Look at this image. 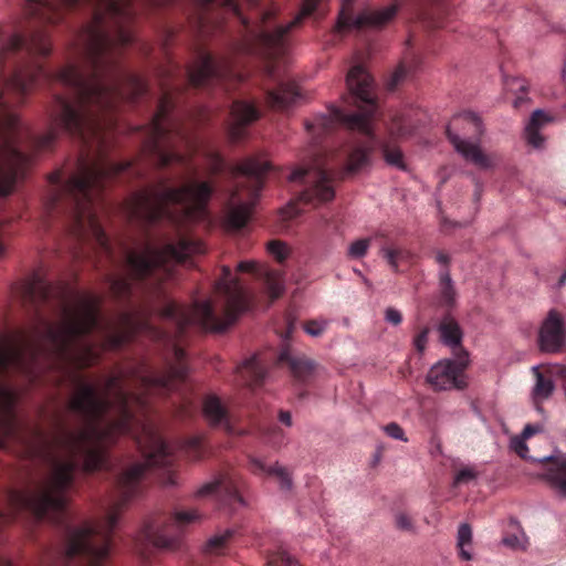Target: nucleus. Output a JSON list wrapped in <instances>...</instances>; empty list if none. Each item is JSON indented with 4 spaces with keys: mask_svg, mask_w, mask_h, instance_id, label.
I'll list each match as a JSON object with an SVG mask.
<instances>
[{
    "mask_svg": "<svg viewBox=\"0 0 566 566\" xmlns=\"http://www.w3.org/2000/svg\"><path fill=\"white\" fill-rule=\"evenodd\" d=\"M271 168L269 161L254 157L230 168V176L235 182L229 195L224 220L228 230L238 231L245 227L263 188V176Z\"/></svg>",
    "mask_w": 566,
    "mask_h": 566,
    "instance_id": "obj_8",
    "label": "nucleus"
},
{
    "mask_svg": "<svg viewBox=\"0 0 566 566\" xmlns=\"http://www.w3.org/2000/svg\"><path fill=\"white\" fill-rule=\"evenodd\" d=\"M510 446H511V449L514 450L522 459H525V460H528V461H532V462H538V463H547L548 461L553 460V455L552 454L545 455V457H542V458L530 457L527 454L528 448L526 446L525 439H523L520 436L513 437L511 439Z\"/></svg>",
    "mask_w": 566,
    "mask_h": 566,
    "instance_id": "obj_35",
    "label": "nucleus"
},
{
    "mask_svg": "<svg viewBox=\"0 0 566 566\" xmlns=\"http://www.w3.org/2000/svg\"><path fill=\"white\" fill-rule=\"evenodd\" d=\"M553 122V117L546 114L543 109H535L524 128V135L527 143L534 148H542L544 145V137L541 135L539 129L545 124Z\"/></svg>",
    "mask_w": 566,
    "mask_h": 566,
    "instance_id": "obj_26",
    "label": "nucleus"
},
{
    "mask_svg": "<svg viewBox=\"0 0 566 566\" xmlns=\"http://www.w3.org/2000/svg\"><path fill=\"white\" fill-rule=\"evenodd\" d=\"M279 419L282 423H284L287 427L292 426V416L289 411H280Z\"/></svg>",
    "mask_w": 566,
    "mask_h": 566,
    "instance_id": "obj_54",
    "label": "nucleus"
},
{
    "mask_svg": "<svg viewBox=\"0 0 566 566\" xmlns=\"http://www.w3.org/2000/svg\"><path fill=\"white\" fill-rule=\"evenodd\" d=\"M300 93L294 83L279 82L277 88L268 92V103L280 111L287 109L298 98Z\"/></svg>",
    "mask_w": 566,
    "mask_h": 566,
    "instance_id": "obj_24",
    "label": "nucleus"
},
{
    "mask_svg": "<svg viewBox=\"0 0 566 566\" xmlns=\"http://www.w3.org/2000/svg\"><path fill=\"white\" fill-rule=\"evenodd\" d=\"M395 525L400 531L409 533L415 532V525L411 517L403 512H399L395 515Z\"/></svg>",
    "mask_w": 566,
    "mask_h": 566,
    "instance_id": "obj_45",
    "label": "nucleus"
},
{
    "mask_svg": "<svg viewBox=\"0 0 566 566\" xmlns=\"http://www.w3.org/2000/svg\"><path fill=\"white\" fill-rule=\"evenodd\" d=\"M171 108L172 104L169 97L163 96L151 119L148 138L145 143V150L158 167H165L172 163L181 164L186 160L185 155L177 150L176 143H188V139L177 122L171 118Z\"/></svg>",
    "mask_w": 566,
    "mask_h": 566,
    "instance_id": "obj_10",
    "label": "nucleus"
},
{
    "mask_svg": "<svg viewBox=\"0 0 566 566\" xmlns=\"http://www.w3.org/2000/svg\"><path fill=\"white\" fill-rule=\"evenodd\" d=\"M199 446H200V440L199 439L195 438V439H192L190 441V447L191 448H199Z\"/></svg>",
    "mask_w": 566,
    "mask_h": 566,
    "instance_id": "obj_61",
    "label": "nucleus"
},
{
    "mask_svg": "<svg viewBox=\"0 0 566 566\" xmlns=\"http://www.w3.org/2000/svg\"><path fill=\"white\" fill-rule=\"evenodd\" d=\"M447 137L452 144L453 148L458 154H460L467 161L475 165L480 169H491L494 167L495 156L486 155L481 146L479 140L471 142L465 138H461L457 133L451 130V126H447L446 129Z\"/></svg>",
    "mask_w": 566,
    "mask_h": 566,
    "instance_id": "obj_19",
    "label": "nucleus"
},
{
    "mask_svg": "<svg viewBox=\"0 0 566 566\" xmlns=\"http://www.w3.org/2000/svg\"><path fill=\"white\" fill-rule=\"evenodd\" d=\"M566 283V270L564 271V273L560 275L559 280H558V283H557V286L558 287H562L564 284Z\"/></svg>",
    "mask_w": 566,
    "mask_h": 566,
    "instance_id": "obj_58",
    "label": "nucleus"
},
{
    "mask_svg": "<svg viewBox=\"0 0 566 566\" xmlns=\"http://www.w3.org/2000/svg\"><path fill=\"white\" fill-rule=\"evenodd\" d=\"M125 324L127 327L124 331L108 333L107 335V346L112 348H117L122 346L129 337L130 333L135 328L134 323L130 317H125Z\"/></svg>",
    "mask_w": 566,
    "mask_h": 566,
    "instance_id": "obj_37",
    "label": "nucleus"
},
{
    "mask_svg": "<svg viewBox=\"0 0 566 566\" xmlns=\"http://www.w3.org/2000/svg\"><path fill=\"white\" fill-rule=\"evenodd\" d=\"M213 187L208 181L192 178L179 187H171L167 179L136 193L127 208L129 219L147 223L159 219H174L170 205H179L184 217L189 221H199L206 216V205L211 198Z\"/></svg>",
    "mask_w": 566,
    "mask_h": 566,
    "instance_id": "obj_4",
    "label": "nucleus"
},
{
    "mask_svg": "<svg viewBox=\"0 0 566 566\" xmlns=\"http://www.w3.org/2000/svg\"><path fill=\"white\" fill-rule=\"evenodd\" d=\"M386 434L395 440L406 442L408 439L405 434L403 429L397 422H390L384 427Z\"/></svg>",
    "mask_w": 566,
    "mask_h": 566,
    "instance_id": "obj_47",
    "label": "nucleus"
},
{
    "mask_svg": "<svg viewBox=\"0 0 566 566\" xmlns=\"http://www.w3.org/2000/svg\"><path fill=\"white\" fill-rule=\"evenodd\" d=\"M470 365L469 353L461 349L453 359H442L436 363L427 374V381L437 390H462L467 388L464 370Z\"/></svg>",
    "mask_w": 566,
    "mask_h": 566,
    "instance_id": "obj_13",
    "label": "nucleus"
},
{
    "mask_svg": "<svg viewBox=\"0 0 566 566\" xmlns=\"http://www.w3.org/2000/svg\"><path fill=\"white\" fill-rule=\"evenodd\" d=\"M346 82L352 95L364 103L360 111L346 114L342 108L331 106L328 114L315 116L312 122H306L305 127L308 132H325L332 129L336 124H342L348 129L359 133L360 137L350 146L346 161V171L356 174L370 166L371 154L378 145L370 123L377 106L373 95V81L363 66L352 67Z\"/></svg>",
    "mask_w": 566,
    "mask_h": 566,
    "instance_id": "obj_3",
    "label": "nucleus"
},
{
    "mask_svg": "<svg viewBox=\"0 0 566 566\" xmlns=\"http://www.w3.org/2000/svg\"><path fill=\"white\" fill-rule=\"evenodd\" d=\"M385 321L394 326H397L402 322V315L398 310L394 307H387L385 311Z\"/></svg>",
    "mask_w": 566,
    "mask_h": 566,
    "instance_id": "obj_49",
    "label": "nucleus"
},
{
    "mask_svg": "<svg viewBox=\"0 0 566 566\" xmlns=\"http://www.w3.org/2000/svg\"><path fill=\"white\" fill-rule=\"evenodd\" d=\"M277 65L274 64V63H269L266 65V73L269 74L270 77H273V78H276L279 75H277Z\"/></svg>",
    "mask_w": 566,
    "mask_h": 566,
    "instance_id": "obj_55",
    "label": "nucleus"
},
{
    "mask_svg": "<svg viewBox=\"0 0 566 566\" xmlns=\"http://www.w3.org/2000/svg\"><path fill=\"white\" fill-rule=\"evenodd\" d=\"M138 444L145 455V462L130 465L117 480L123 502L128 501L137 493L147 469L166 468L170 464L169 446L153 429L144 428V440H139Z\"/></svg>",
    "mask_w": 566,
    "mask_h": 566,
    "instance_id": "obj_11",
    "label": "nucleus"
},
{
    "mask_svg": "<svg viewBox=\"0 0 566 566\" xmlns=\"http://www.w3.org/2000/svg\"><path fill=\"white\" fill-rule=\"evenodd\" d=\"M292 182H302L305 189L300 199L307 203H321L334 198L335 191L329 175L322 168H296L289 176Z\"/></svg>",
    "mask_w": 566,
    "mask_h": 566,
    "instance_id": "obj_15",
    "label": "nucleus"
},
{
    "mask_svg": "<svg viewBox=\"0 0 566 566\" xmlns=\"http://www.w3.org/2000/svg\"><path fill=\"white\" fill-rule=\"evenodd\" d=\"M218 489H221L226 493L230 502L233 501L238 502L242 506L245 505L244 499L239 494L235 481L231 476L223 474L199 488L196 492V496H207Z\"/></svg>",
    "mask_w": 566,
    "mask_h": 566,
    "instance_id": "obj_23",
    "label": "nucleus"
},
{
    "mask_svg": "<svg viewBox=\"0 0 566 566\" xmlns=\"http://www.w3.org/2000/svg\"><path fill=\"white\" fill-rule=\"evenodd\" d=\"M231 72V64L227 59L214 60L208 53H200L188 76L192 85L205 86L213 81L227 78Z\"/></svg>",
    "mask_w": 566,
    "mask_h": 566,
    "instance_id": "obj_17",
    "label": "nucleus"
},
{
    "mask_svg": "<svg viewBox=\"0 0 566 566\" xmlns=\"http://www.w3.org/2000/svg\"><path fill=\"white\" fill-rule=\"evenodd\" d=\"M279 361H286L291 373L298 379L308 377L315 368V363L313 360L304 357H293L286 349L280 353Z\"/></svg>",
    "mask_w": 566,
    "mask_h": 566,
    "instance_id": "obj_29",
    "label": "nucleus"
},
{
    "mask_svg": "<svg viewBox=\"0 0 566 566\" xmlns=\"http://www.w3.org/2000/svg\"><path fill=\"white\" fill-rule=\"evenodd\" d=\"M203 252L200 242L182 237L177 243L167 242L157 247L147 242L139 251L125 250V260L134 279L144 281L145 289L155 292L165 279L172 275L175 265Z\"/></svg>",
    "mask_w": 566,
    "mask_h": 566,
    "instance_id": "obj_7",
    "label": "nucleus"
},
{
    "mask_svg": "<svg viewBox=\"0 0 566 566\" xmlns=\"http://www.w3.org/2000/svg\"><path fill=\"white\" fill-rule=\"evenodd\" d=\"M7 520H8L7 515H4L2 512H0V524ZM1 566H12V565L6 562Z\"/></svg>",
    "mask_w": 566,
    "mask_h": 566,
    "instance_id": "obj_60",
    "label": "nucleus"
},
{
    "mask_svg": "<svg viewBox=\"0 0 566 566\" xmlns=\"http://www.w3.org/2000/svg\"><path fill=\"white\" fill-rule=\"evenodd\" d=\"M199 520L200 514L196 510L176 512L171 518L151 515L145 521L137 541L157 548H172L181 530Z\"/></svg>",
    "mask_w": 566,
    "mask_h": 566,
    "instance_id": "obj_12",
    "label": "nucleus"
},
{
    "mask_svg": "<svg viewBox=\"0 0 566 566\" xmlns=\"http://www.w3.org/2000/svg\"><path fill=\"white\" fill-rule=\"evenodd\" d=\"M511 524L515 526L518 533L506 535L502 543L510 548L525 551L528 545V537L516 520H511Z\"/></svg>",
    "mask_w": 566,
    "mask_h": 566,
    "instance_id": "obj_34",
    "label": "nucleus"
},
{
    "mask_svg": "<svg viewBox=\"0 0 566 566\" xmlns=\"http://www.w3.org/2000/svg\"><path fill=\"white\" fill-rule=\"evenodd\" d=\"M223 167H224V163L222 161V159L219 157H214L213 158V170L216 172H219L223 169Z\"/></svg>",
    "mask_w": 566,
    "mask_h": 566,
    "instance_id": "obj_57",
    "label": "nucleus"
},
{
    "mask_svg": "<svg viewBox=\"0 0 566 566\" xmlns=\"http://www.w3.org/2000/svg\"><path fill=\"white\" fill-rule=\"evenodd\" d=\"M174 361L164 371L143 370L137 375V381L145 392L170 391L176 389V381L182 380L187 375V366L184 363L185 352L176 343H171Z\"/></svg>",
    "mask_w": 566,
    "mask_h": 566,
    "instance_id": "obj_14",
    "label": "nucleus"
},
{
    "mask_svg": "<svg viewBox=\"0 0 566 566\" xmlns=\"http://www.w3.org/2000/svg\"><path fill=\"white\" fill-rule=\"evenodd\" d=\"M406 75V71L403 67H398L395 73L392 74L389 83H388V88L389 90H394L398 83L405 77Z\"/></svg>",
    "mask_w": 566,
    "mask_h": 566,
    "instance_id": "obj_51",
    "label": "nucleus"
},
{
    "mask_svg": "<svg viewBox=\"0 0 566 566\" xmlns=\"http://www.w3.org/2000/svg\"><path fill=\"white\" fill-rule=\"evenodd\" d=\"M539 348L544 353H558L566 345V329L562 316L551 310L539 331Z\"/></svg>",
    "mask_w": 566,
    "mask_h": 566,
    "instance_id": "obj_18",
    "label": "nucleus"
},
{
    "mask_svg": "<svg viewBox=\"0 0 566 566\" xmlns=\"http://www.w3.org/2000/svg\"><path fill=\"white\" fill-rule=\"evenodd\" d=\"M251 463L268 475L275 476L280 483L282 491H291L293 489V479L291 473L285 467L275 463L273 465H265L261 460L253 459Z\"/></svg>",
    "mask_w": 566,
    "mask_h": 566,
    "instance_id": "obj_30",
    "label": "nucleus"
},
{
    "mask_svg": "<svg viewBox=\"0 0 566 566\" xmlns=\"http://www.w3.org/2000/svg\"><path fill=\"white\" fill-rule=\"evenodd\" d=\"M363 281L368 287H371V283L367 277L363 276Z\"/></svg>",
    "mask_w": 566,
    "mask_h": 566,
    "instance_id": "obj_64",
    "label": "nucleus"
},
{
    "mask_svg": "<svg viewBox=\"0 0 566 566\" xmlns=\"http://www.w3.org/2000/svg\"><path fill=\"white\" fill-rule=\"evenodd\" d=\"M268 252L279 262H283L290 254V249L283 241L272 240L266 244Z\"/></svg>",
    "mask_w": 566,
    "mask_h": 566,
    "instance_id": "obj_41",
    "label": "nucleus"
},
{
    "mask_svg": "<svg viewBox=\"0 0 566 566\" xmlns=\"http://www.w3.org/2000/svg\"><path fill=\"white\" fill-rule=\"evenodd\" d=\"M201 4L207 6L218 2L227 8L245 25L248 31V48L252 53L261 54L272 59L285 54L287 50V32L303 18L310 15L317 7L321 0H303L300 13L293 21L282 24L277 23L271 10H262L258 13V21L250 25L241 12V2L254 6L258 0H199Z\"/></svg>",
    "mask_w": 566,
    "mask_h": 566,
    "instance_id": "obj_6",
    "label": "nucleus"
},
{
    "mask_svg": "<svg viewBox=\"0 0 566 566\" xmlns=\"http://www.w3.org/2000/svg\"><path fill=\"white\" fill-rule=\"evenodd\" d=\"M457 120H462L463 124L472 130V134L476 135L478 137L484 133L481 117L473 112H463L461 114H457L453 117V122Z\"/></svg>",
    "mask_w": 566,
    "mask_h": 566,
    "instance_id": "obj_36",
    "label": "nucleus"
},
{
    "mask_svg": "<svg viewBox=\"0 0 566 566\" xmlns=\"http://www.w3.org/2000/svg\"><path fill=\"white\" fill-rule=\"evenodd\" d=\"M547 463L548 468L543 476L563 496H566V458L553 455V460Z\"/></svg>",
    "mask_w": 566,
    "mask_h": 566,
    "instance_id": "obj_27",
    "label": "nucleus"
},
{
    "mask_svg": "<svg viewBox=\"0 0 566 566\" xmlns=\"http://www.w3.org/2000/svg\"><path fill=\"white\" fill-rule=\"evenodd\" d=\"M327 325H328V322L325 319H321V321L313 319L305 324L304 331L313 337H318L324 333Z\"/></svg>",
    "mask_w": 566,
    "mask_h": 566,
    "instance_id": "obj_44",
    "label": "nucleus"
},
{
    "mask_svg": "<svg viewBox=\"0 0 566 566\" xmlns=\"http://www.w3.org/2000/svg\"><path fill=\"white\" fill-rule=\"evenodd\" d=\"M394 129L396 130L397 135H405V134H407V132L402 127H400V126L395 127Z\"/></svg>",
    "mask_w": 566,
    "mask_h": 566,
    "instance_id": "obj_63",
    "label": "nucleus"
},
{
    "mask_svg": "<svg viewBox=\"0 0 566 566\" xmlns=\"http://www.w3.org/2000/svg\"><path fill=\"white\" fill-rule=\"evenodd\" d=\"M132 0H87L93 6V20L82 34L81 63H70L54 76L63 93H54L50 115L51 129L30 143L39 150L49 149L60 132L93 143L94 156L81 157L76 172L61 181V174L50 176L52 189L46 202L49 210H61L70 220L71 232L81 240L92 241L105 254L112 255V244L97 218L95 200L104 182L130 167V163H114L99 148L104 132L113 125L111 113L122 99L137 101L146 91L145 82L118 64L123 46L133 35L127 28L134 11ZM86 0H24L27 13L44 22H56L64 4Z\"/></svg>",
    "mask_w": 566,
    "mask_h": 566,
    "instance_id": "obj_2",
    "label": "nucleus"
},
{
    "mask_svg": "<svg viewBox=\"0 0 566 566\" xmlns=\"http://www.w3.org/2000/svg\"><path fill=\"white\" fill-rule=\"evenodd\" d=\"M202 412L211 427L221 428L230 434L234 433L228 410L218 396L211 394L205 397Z\"/></svg>",
    "mask_w": 566,
    "mask_h": 566,
    "instance_id": "obj_21",
    "label": "nucleus"
},
{
    "mask_svg": "<svg viewBox=\"0 0 566 566\" xmlns=\"http://www.w3.org/2000/svg\"><path fill=\"white\" fill-rule=\"evenodd\" d=\"M438 332L441 343L450 347L454 356L461 353V349H464L462 347L463 332L454 318L450 316L444 317L438 325Z\"/></svg>",
    "mask_w": 566,
    "mask_h": 566,
    "instance_id": "obj_25",
    "label": "nucleus"
},
{
    "mask_svg": "<svg viewBox=\"0 0 566 566\" xmlns=\"http://www.w3.org/2000/svg\"><path fill=\"white\" fill-rule=\"evenodd\" d=\"M234 533L235 532L233 530L228 528L219 534L213 535L207 541L203 547V552L209 555L224 554Z\"/></svg>",
    "mask_w": 566,
    "mask_h": 566,
    "instance_id": "obj_31",
    "label": "nucleus"
},
{
    "mask_svg": "<svg viewBox=\"0 0 566 566\" xmlns=\"http://www.w3.org/2000/svg\"><path fill=\"white\" fill-rule=\"evenodd\" d=\"M475 476H476V474L472 469H468V468L461 469L454 478V484L458 485V484L471 481V480L475 479Z\"/></svg>",
    "mask_w": 566,
    "mask_h": 566,
    "instance_id": "obj_50",
    "label": "nucleus"
},
{
    "mask_svg": "<svg viewBox=\"0 0 566 566\" xmlns=\"http://www.w3.org/2000/svg\"><path fill=\"white\" fill-rule=\"evenodd\" d=\"M436 261L442 265H444L443 269L448 268V264L450 262V256L442 252V251H438L437 254H436Z\"/></svg>",
    "mask_w": 566,
    "mask_h": 566,
    "instance_id": "obj_53",
    "label": "nucleus"
},
{
    "mask_svg": "<svg viewBox=\"0 0 566 566\" xmlns=\"http://www.w3.org/2000/svg\"><path fill=\"white\" fill-rule=\"evenodd\" d=\"M524 101H525V98H524V97H517V98H515V101H514V103H513L514 107H518V106H520Z\"/></svg>",
    "mask_w": 566,
    "mask_h": 566,
    "instance_id": "obj_62",
    "label": "nucleus"
},
{
    "mask_svg": "<svg viewBox=\"0 0 566 566\" xmlns=\"http://www.w3.org/2000/svg\"><path fill=\"white\" fill-rule=\"evenodd\" d=\"M441 294L446 302L451 303L454 300L455 291L453 281L448 268L441 269L439 272Z\"/></svg>",
    "mask_w": 566,
    "mask_h": 566,
    "instance_id": "obj_38",
    "label": "nucleus"
},
{
    "mask_svg": "<svg viewBox=\"0 0 566 566\" xmlns=\"http://www.w3.org/2000/svg\"><path fill=\"white\" fill-rule=\"evenodd\" d=\"M355 0H344L343 7L338 14V20L336 24V30L338 32L354 28V29H363V28H379L389 22L397 13L398 6L391 4L381 10H365L359 13L356 18H352L347 12V8Z\"/></svg>",
    "mask_w": 566,
    "mask_h": 566,
    "instance_id": "obj_16",
    "label": "nucleus"
},
{
    "mask_svg": "<svg viewBox=\"0 0 566 566\" xmlns=\"http://www.w3.org/2000/svg\"><path fill=\"white\" fill-rule=\"evenodd\" d=\"M430 329L428 327H424L418 335H416L413 339V345L419 353H423L427 343H428V336H429Z\"/></svg>",
    "mask_w": 566,
    "mask_h": 566,
    "instance_id": "obj_48",
    "label": "nucleus"
},
{
    "mask_svg": "<svg viewBox=\"0 0 566 566\" xmlns=\"http://www.w3.org/2000/svg\"><path fill=\"white\" fill-rule=\"evenodd\" d=\"M541 430H542L541 426L526 424L525 428L523 429L522 433L520 434V437H522L523 439L526 440V439L531 438L532 436H534L535 433L541 432Z\"/></svg>",
    "mask_w": 566,
    "mask_h": 566,
    "instance_id": "obj_52",
    "label": "nucleus"
},
{
    "mask_svg": "<svg viewBox=\"0 0 566 566\" xmlns=\"http://www.w3.org/2000/svg\"><path fill=\"white\" fill-rule=\"evenodd\" d=\"M270 566H295L296 560L290 556L286 552H277L271 559L269 560Z\"/></svg>",
    "mask_w": 566,
    "mask_h": 566,
    "instance_id": "obj_46",
    "label": "nucleus"
},
{
    "mask_svg": "<svg viewBox=\"0 0 566 566\" xmlns=\"http://www.w3.org/2000/svg\"><path fill=\"white\" fill-rule=\"evenodd\" d=\"M533 370L536 374L533 396L535 399H547L555 389L554 381L551 378L544 377L543 374L538 371V367H533Z\"/></svg>",
    "mask_w": 566,
    "mask_h": 566,
    "instance_id": "obj_33",
    "label": "nucleus"
},
{
    "mask_svg": "<svg viewBox=\"0 0 566 566\" xmlns=\"http://www.w3.org/2000/svg\"><path fill=\"white\" fill-rule=\"evenodd\" d=\"M109 289L114 295L123 297L132 293L133 285L132 282L126 277L113 276L109 280Z\"/></svg>",
    "mask_w": 566,
    "mask_h": 566,
    "instance_id": "obj_39",
    "label": "nucleus"
},
{
    "mask_svg": "<svg viewBox=\"0 0 566 566\" xmlns=\"http://www.w3.org/2000/svg\"><path fill=\"white\" fill-rule=\"evenodd\" d=\"M442 223H443V226H444V227H446V226H452V227H462V226H463L462 223H458V222H454V223H453V222H450V221H449V220H447V219H443Z\"/></svg>",
    "mask_w": 566,
    "mask_h": 566,
    "instance_id": "obj_59",
    "label": "nucleus"
},
{
    "mask_svg": "<svg viewBox=\"0 0 566 566\" xmlns=\"http://www.w3.org/2000/svg\"><path fill=\"white\" fill-rule=\"evenodd\" d=\"M381 255L386 259L390 268L395 271H399L398 260L401 259L405 252L401 249H394L384 247L380 250Z\"/></svg>",
    "mask_w": 566,
    "mask_h": 566,
    "instance_id": "obj_43",
    "label": "nucleus"
},
{
    "mask_svg": "<svg viewBox=\"0 0 566 566\" xmlns=\"http://www.w3.org/2000/svg\"><path fill=\"white\" fill-rule=\"evenodd\" d=\"M237 269L240 272H251L262 276L271 300H275L283 294L284 280L280 271L263 268L254 261H242Z\"/></svg>",
    "mask_w": 566,
    "mask_h": 566,
    "instance_id": "obj_20",
    "label": "nucleus"
},
{
    "mask_svg": "<svg viewBox=\"0 0 566 566\" xmlns=\"http://www.w3.org/2000/svg\"><path fill=\"white\" fill-rule=\"evenodd\" d=\"M513 84H516V90L520 91V92H523L525 93L527 91V85H526V82L524 80H521V78H513L512 80Z\"/></svg>",
    "mask_w": 566,
    "mask_h": 566,
    "instance_id": "obj_56",
    "label": "nucleus"
},
{
    "mask_svg": "<svg viewBox=\"0 0 566 566\" xmlns=\"http://www.w3.org/2000/svg\"><path fill=\"white\" fill-rule=\"evenodd\" d=\"M231 115L234 122L229 134L232 140H239L243 137V127L258 119L259 112L253 105L237 101L232 104Z\"/></svg>",
    "mask_w": 566,
    "mask_h": 566,
    "instance_id": "obj_22",
    "label": "nucleus"
},
{
    "mask_svg": "<svg viewBox=\"0 0 566 566\" xmlns=\"http://www.w3.org/2000/svg\"><path fill=\"white\" fill-rule=\"evenodd\" d=\"M118 522L116 511L103 518L80 527L69 528L62 559L65 564L76 562L78 566H107L111 534Z\"/></svg>",
    "mask_w": 566,
    "mask_h": 566,
    "instance_id": "obj_9",
    "label": "nucleus"
},
{
    "mask_svg": "<svg viewBox=\"0 0 566 566\" xmlns=\"http://www.w3.org/2000/svg\"><path fill=\"white\" fill-rule=\"evenodd\" d=\"M20 295L32 306L54 301L59 319L39 315L30 335L0 342V448L12 441L48 465L28 490L11 491L8 502L12 511L53 518L66 509L76 470L105 468V446L130 430L132 406L147 401L120 376L95 385L80 374L97 358L83 339L99 327L96 300L70 302L65 289L41 272Z\"/></svg>",
    "mask_w": 566,
    "mask_h": 566,
    "instance_id": "obj_1",
    "label": "nucleus"
},
{
    "mask_svg": "<svg viewBox=\"0 0 566 566\" xmlns=\"http://www.w3.org/2000/svg\"><path fill=\"white\" fill-rule=\"evenodd\" d=\"M243 380L250 386H259L263 382L266 371L258 355L245 359L239 367Z\"/></svg>",
    "mask_w": 566,
    "mask_h": 566,
    "instance_id": "obj_28",
    "label": "nucleus"
},
{
    "mask_svg": "<svg viewBox=\"0 0 566 566\" xmlns=\"http://www.w3.org/2000/svg\"><path fill=\"white\" fill-rule=\"evenodd\" d=\"M382 153L384 159L389 166L396 167L400 170L406 169L403 156L400 149L384 147Z\"/></svg>",
    "mask_w": 566,
    "mask_h": 566,
    "instance_id": "obj_42",
    "label": "nucleus"
},
{
    "mask_svg": "<svg viewBox=\"0 0 566 566\" xmlns=\"http://www.w3.org/2000/svg\"><path fill=\"white\" fill-rule=\"evenodd\" d=\"M371 240L369 238L358 239L349 244L347 256L350 259H361L366 255Z\"/></svg>",
    "mask_w": 566,
    "mask_h": 566,
    "instance_id": "obj_40",
    "label": "nucleus"
},
{
    "mask_svg": "<svg viewBox=\"0 0 566 566\" xmlns=\"http://www.w3.org/2000/svg\"><path fill=\"white\" fill-rule=\"evenodd\" d=\"M222 272L223 279L217 284V290L223 297L221 315L216 314L209 300L196 302L192 307H181L165 296L163 303L154 310L158 311L161 317L171 321L178 334L189 325H198L211 332L227 329L248 310V300L239 281L231 279L230 268L223 266Z\"/></svg>",
    "mask_w": 566,
    "mask_h": 566,
    "instance_id": "obj_5",
    "label": "nucleus"
},
{
    "mask_svg": "<svg viewBox=\"0 0 566 566\" xmlns=\"http://www.w3.org/2000/svg\"><path fill=\"white\" fill-rule=\"evenodd\" d=\"M472 545V528L468 523H462L459 525L458 535H457V547L459 549V555L463 560H471L472 554L468 549Z\"/></svg>",
    "mask_w": 566,
    "mask_h": 566,
    "instance_id": "obj_32",
    "label": "nucleus"
}]
</instances>
